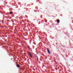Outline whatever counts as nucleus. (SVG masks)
Listing matches in <instances>:
<instances>
[{
  "label": "nucleus",
  "instance_id": "nucleus-1",
  "mask_svg": "<svg viewBox=\"0 0 73 73\" xmlns=\"http://www.w3.org/2000/svg\"><path fill=\"white\" fill-rule=\"evenodd\" d=\"M47 50L48 54H50V50H49L48 48H47Z\"/></svg>",
  "mask_w": 73,
  "mask_h": 73
},
{
  "label": "nucleus",
  "instance_id": "nucleus-2",
  "mask_svg": "<svg viewBox=\"0 0 73 73\" xmlns=\"http://www.w3.org/2000/svg\"><path fill=\"white\" fill-rule=\"evenodd\" d=\"M16 66H17L18 68H20V67L21 66H20V65H19V64H17Z\"/></svg>",
  "mask_w": 73,
  "mask_h": 73
},
{
  "label": "nucleus",
  "instance_id": "nucleus-3",
  "mask_svg": "<svg viewBox=\"0 0 73 73\" xmlns=\"http://www.w3.org/2000/svg\"><path fill=\"white\" fill-rule=\"evenodd\" d=\"M57 23H60V20L58 19L57 20Z\"/></svg>",
  "mask_w": 73,
  "mask_h": 73
},
{
  "label": "nucleus",
  "instance_id": "nucleus-4",
  "mask_svg": "<svg viewBox=\"0 0 73 73\" xmlns=\"http://www.w3.org/2000/svg\"><path fill=\"white\" fill-rule=\"evenodd\" d=\"M36 57L37 58V61H38V56H36Z\"/></svg>",
  "mask_w": 73,
  "mask_h": 73
},
{
  "label": "nucleus",
  "instance_id": "nucleus-5",
  "mask_svg": "<svg viewBox=\"0 0 73 73\" xmlns=\"http://www.w3.org/2000/svg\"><path fill=\"white\" fill-rule=\"evenodd\" d=\"M28 48H29V49H30V50H31V48H30V47L29 46H28Z\"/></svg>",
  "mask_w": 73,
  "mask_h": 73
},
{
  "label": "nucleus",
  "instance_id": "nucleus-6",
  "mask_svg": "<svg viewBox=\"0 0 73 73\" xmlns=\"http://www.w3.org/2000/svg\"><path fill=\"white\" fill-rule=\"evenodd\" d=\"M29 54H30V56L32 55V54H31V52H29Z\"/></svg>",
  "mask_w": 73,
  "mask_h": 73
},
{
  "label": "nucleus",
  "instance_id": "nucleus-7",
  "mask_svg": "<svg viewBox=\"0 0 73 73\" xmlns=\"http://www.w3.org/2000/svg\"><path fill=\"white\" fill-rule=\"evenodd\" d=\"M10 13L11 15V14H12L13 13H12V12H10Z\"/></svg>",
  "mask_w": 73,
  "mask_h": 73
},
{
  "label": "nucleus",
  "instance_id": "nucleus-8",
  "mask_svg": "<svg viewBox=\"0 0 73 73\" xmlns=\"http://www.w3.org/2000/svg\"><path fill=\"white\" fill-rule=\"evenodd\" d=\"M30 56L31 57V58H32V55H30Z\"/></svg>",
  "mask_w": 73,
  "mask_h": 73
}]
</instances>
